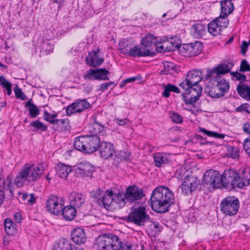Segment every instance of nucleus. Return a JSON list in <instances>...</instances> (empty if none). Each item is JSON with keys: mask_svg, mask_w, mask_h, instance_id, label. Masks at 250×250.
I'll return each instance as SVG.
<instances>
[{"mask_svg": "<svg viewBox=\"0 0 250 250\" xmlns=\"http://www.w3.org/2000/svg\"><path fill=\"white\" fill-rule=\"evenodd\" d=\"M90 106L86 99H78L66 108V114L69 116L75 113H80Z\"/></svg>", "mask_w": 250, "mask_h": 250, "instance_id": "nucleus-13", "label": "nucleus"}, {"mask_svg": "<svg viewBox=\"0 0 250 250\" xmlns=\"http://www.w3.org/2000/svg\"><path fill=\"white\" fill-rule=\"evenodd\" d=\"M202 44L199 42L184 44L183 53L187 57H195L198 55L202 50Z\"/></svg>", "mask_w": 250, "mask_h": 250, "instance_id": "nucleus-15", "label": "nucleus"}, {"mask_svg": "<svg viewBox=\"0 0 250 250\" xmlns=\"http://www.w3.org/2000/svg\"><path fill=\"white\" fill-rule=\"evenodd\" d=\"M30 127H32V131H45L47 130V126L43 124L41 121L36 120L30 123Z\"/></svg>", "mask_w": 250, "mask_h": 250, "instance_id": "nucleus-42", "label": "nucleus"}, {"mask_svg": "<svg viewBox=\"0 0 250 250\" xmlns=\"http://www.w3.org/2000/svg\"><path fill=\"white\" fill-rule=\"evenodd\" d=\"M240 71L242 72L250 71V65L247 60H243L240 64Z\"/></svg>", "mask_w": 250, "mask_h": 250, "instance_id": "nucleus-53", "label": "nucleus"}, {"mask_svg": "<svg viewBox=\"0 0 250 250\" xmlns=\"http://www.w3.org/2000/svg\"><path fill=\"white\" fill-rule=\"evenodd\" d=\"M231 75H233V76L236 78V79L241 81L242 82H245L246 81V76L245 74L240 73L237 72H231Z\"/></svg>", "mask_w": 250, "mask_h": 250, "instance_id": "nucleus-59", "label": "nucleus"}, {"mask_svg": "<svg viewBox=\"0 0 250 250\" xmlns=\"http://www.w3.org/2000/svg\"><path fill=\"white\" fill-rule=\"evenodd\" d=\"M243 147L246 152L250 157V138L246 139L243 143Z\"/></svg>", "mask_w": 250, "mask_h": 250, "instance_id": "nucleus-55", "label": "nucleus"}, {"mask_svg": "<svg viewBox=\"0 0 250 250\" xmlns=\"http://www.w3.org/2000/svg\"><path fill=\"white\" fill-rule=\"evenodd\" d=\"M69 200L73 207L80 208L84 205L85 197L82 193L77 192H72L69 196Z\"/></svg>", "mask_w": 250, "mask_h": 250, "instance_id": "nucleus-23", "label": "nucleus"}, {"mask_svg": "<svg viewBox=\"0 0 250 250\" xmlns=\"http://www.w3.org/2000/svg\"><path fill=\"white\" fill-rule=\"evenodd\" d=\"M185 92L182 94V99L187 104H193L200 96L202 87L199 84L189 85V88H183Z\"/></svg>", "mask_w": 250, "mask_h": 250, "instance_id": "nucleus-7", "label": "nucleus"}, {"mask_svg": "<svg viewBox=\"0 0 250 250\" xmlns=\"http://www.w3.org/2000/svg\"><path fill=\"white\" fill-rule=\"evenodd\" d=\"M168 42L167 47L168 51H173L179 48V45L172 41V39H170V41H167Z\"/></svg>", "mask_w": 250, "mask_h": 250, "instance_id": "nucleus-58", "label": "nucleus"}, {"mask_svg": "<svg viewBox=\"0 0 250 250\" xmlns=\"http://www.w3.org/2000/svg\"><path fill=\"white\" fill-rule=\"evenodd\" d=\"M130 43L125 39L121 40L119 43V49L120 52L125 55H126L129 49L128 47L129 46Z\"/></svg>", "mask_w": 250, "mask_h": 250, "instance_id": "nucleus-48", "label": "nucleus"}, {"mask_svg": "<svg viewBox=\"0 0 250 250\" xmlns=\"http://www.w3.org/2000/svg\"><path fill=\"white\" fill-rule=\"evenodd\" d=\"M57 116L58 114L56 113H49L46 111H44L43 113L44 119L50 123L54 125L57 124L58 119H56Z\"/></svg>", "mask_w": 250, "mask_h": 250, "instance_id": "nucleus-47", "label": "nucleus"}, {"mask_svg": "<svg viewBox=\"0 0 250 250\" xmlns=\"http://www.w3.org/2000/svg\"><path fill=\"white\" fill-rule=\"evenodd\" d=\"M36 198L33 194H29V197L27 199V204L29 205H32L35 203Z\"/></svg>", "mask_w": 250, "mask_h": 250, "instance_id": "nucleus-64", "label": "nucleus"}, {"mask_svg": "<svg viewBox=\"0 0 250 250\" xmlns=\"http://www.w3.org/2000/svg\"><path fill=\"white\" fill-rule=\"evenodd\" d=\"M14 90L15 94V97L17 99H21L23 101L27 99L26 96L18 86H16L14 88Z\"/></svg>", "mask_w": 250, "mask_h": 250, "instance_id": "nucleus-52", "label": "nucleus"}, {"mask_svg": "<svg viewBox=\"0 0 250 250\" xmlns=\"http://www.w3.org/2000/svg\"><path fill=\"white\" fill-rule=\"evenodd\" d=\"M164 69L160 72L161 74H173L175 72V65L170 62H163Z\"/></svg>", "mask_w": 250, "mask_h": 250, "instance_id": "nucleus-44", "label": "nucleus"}, {"mask_svg": "<svg viewBox=\"0 0 250 250\" xmlns=\"http://www.w3.org/2000/svg\"><path fill=\"white\" fill-rule=\"evenodd\" d=\"M93 171L94 166L87 162L83 161L77 165V173L82 176H90Z\"/></svg>", "mask_w": 250, "mask_h": 250, "instance_id": "nucleus-21", "label": "nucleus"}, {"mask_svg": "<svg viewBox=\"0 0 250 250\" xmlns=\"http://www.w3.org/2000/svg\"><path fill=\"white\" fill-rule=\"evenodd\" d=\"M187 171L184 167H180L177 169L175 172V177L179 180H184L186 176H189L186 174Z\"/></svg>", "mask_w": 250, "mask_h": 250, "instance_id": "nucleus-50", "label": "nucleus"}, {"mask_svg": "<svg viewBox=\"0 0 250 250\" xmlns=\"http://www.w3.org/2000/svg\"><path fill=\"white\" fill-rule=\"evenodd\" d=\"M143 195L142 189L136 186L130 187L126 189L125 197L130 202L140 200Z\"/></svg>", "mask_w": 250, "mask_h": 250, "instance_id": "nucleus-19", "label": "nucleus"}, {"mask_svg": "<svg viewBox=\"0 0 250 250\" xmlns=\"http://www.w3.org/2000/svg\"><path fill=\"white\" fill-rule=\"evenodd\" d=\"M203 78L202 72L201 70L194 69L189 71L185 81L180 84L182 88H189V85L198 84Z\"/></svg>", "mask_w": 250, "mask_h": 250, "instance_id": "nucleus-12", "label": "nucleus"}, {"mask_svg": "<svg viewBox=\"0 0 250 250\" xmlns=\"http://www.w3.org/2000/svg\"><path fill=\"white\" fill-rule=\"evenodd\" d=\"M172 121L177 124H181L183 122V119L179 114L173 113L171 116Z\"/></svg>", "mask_w": 250, "mask_h": 250, "instance_id": "nucleus-56", "label": "nucleus"}, {"mask_svg": "<svg viewBox=\"0 0 250 250\" xmlns=\"http://www.w3.org/2000/svg\"><path fill=\"white\" fill-rule=\"evenodd\" d=\"M71 170V167L68 165L62 163H60L58 165L57 174L61 178H66Z\"/></svg>", "mask_w": 250, "mask_h": 250, "instance_id": "nucleus-35", "label": "nucleus"}, {"mask_svg": "<svg viewBox=\"0 0 250 250\" xmlns=\"http://www.w3.org/2000/svg\"><path fill=\"white\" fill-rule=\"evenodd\" d=\"M25 107L28 108L29 115L31 118H35L40 114V110L36 105L31 103V100L25 103Z\"/></svg>", "mask_w": 250, "mask_h": 250, "instance_id": "nucleus-39", "label": "nucleus"}, {"mask_svg": "<svg viewBox=\"0 0 250 250\" xmlns=\"http://www.w3.org/2000/svg\"><path fill=\"white\" fill-rule=\"evenodd\" d=\"M210 81L205 87V91L207 94L211 98H218L222 97L219 92H216L217 86L212 79H210Z\"/></svg>", "mask_w": 250, "mask_h": 250, "instance_id": "nucleus-25", "label": "nucleus"}, {"mask_svg": "<svg viewBox=\"0 0 250 250\" xmlns=\"http://www.w3.org/2000/svg\"><path fill=\"white\" fill-rule=\"evenodd\" d=\"M146 212V208L144 206L135 208L128 214L127 221L137 226H143L150 219Z\"/></svg>", "mask_w": 250, "mask_h": 250, "instance_id": "nucleus-5", "label": "nucleus"}, {"mask_svg": "<svg viewBox=\"0 0 250 250\" xmlns=\"http://www.w3.org/2000/svg\"><path fill=\"white\" fill-rule=\"evenodd\" d=\"M221 182V177L219 171L210 169L205 172L202 183L216 188H222Z\"/></svg>", "mask_w": 250, "mask_h": 250, "instance_id": "nucleus-11", "label": "nucleus"}, {"mask_svg": "<svg viewBox=\"0 0 250 250\" xmlns=\"http://www.w3.org/2000/svg\"><path fill=\"white\" fill-rule=\"evenodd\" d=\"M119 155L121 159L123 160H127L130 158V154L128 151H121Z\"/></svg>", "mask_w": 250, "mask_h": 250, "instance_id": "nucleus-61", "label": "nucleus"}, {"mask_svg": "<svg viewBox=\"0 0 250 250\" xmlns=\"http://www.w3.org/2000/svg\"><path fill=\"white\" fill-rule=\"evenodd\" d=\"M156 39L151 34H149L145 36L141 40V44L142 47L145 48H150L155 53V51L151 48V47L156 43Z\"/></svg>", "mask_w": 250, "mask_h": 250, "instance_id": "nucleus-32", "label": "nucleus"}, {"mask_svg": "<svg viewBox=\"0 0 250 250\" xmlns=\"http://www.w3.org/2000/svg\"><path fill=\"white\" fill-rule=\"evenodd\" d=\"M86 60L89 65L94 67H97L100 65L104 61L103 58L98 57L97 58H93L91 53L89 54L88 56L86 58Z\"/></svg>", "mask_w": 250, "mask_h": 250, "instance_id": "nucleus-43", "label": "nucleus"}, {"mask_svg": "<svg viewBox=\"0 0 250 250\" xmlns=\"http://www.w3.org/2000/svg\"><path fill=\"white\" fill-rule=\"evenodd\" d=\"M101 157L104 159L113 156L115 153L113 145L110 143L103 141L99 147Z\"/></svg>", "mask_w": 250, "mask_h": 250, "instance_id": "nucleus-18", "label": "nucleus"}, {"mask_svg": "<svg viewBox=\"0 0 250 250\" xmlns=\"http://www.w3.org/2000/svg\"><path fill=\"white\" fill-rule=\"evenodd\" d=\"M64 202L61 198L57 195H51L46 201L47 210L52 214L59 215L61 214V210Z\"/></svg>", "mask_w": 250, "mask_h": 250, "instance_id": "nucleus-10", "label": "nucleus"}, {"mask_svg": "<svg viewBox=\"0 0 250 250\" xmlns=\"http://www.w3.org/2000/svg\"><path fill=\"white\" fill-rule=\"evenodd\" d=\"M191 30L193 32L194 36L196 38H199L205 34L206 27L201 21H199L192 25Z\"/></svg>", "mask_w": 250, "mask_h": 250, "instance_id": "nucleus-30", "label": "nucleus"}, {"mask_svg": "<svg viewBox=\"0 0 250 250\" xmlns=\"http://www.w3.org/2000/svg\"><path fill=\"white\" fill-rule=\"evenodd\" d=\"M239 208V202L234 196H229L224 199L220 204L222 212L227 215L232 216L236 214Z\"/></svg>", "mask_w": 250, "mask_h": 250, "instance_id": "nucleus-6", "label": "nucleus"}, {"mask_svg": "<svg viewBox=\"0 0 250 250\" xmlns=\"http://www.w3.org/2000/svg\"><path fill=\"white\" fill-rule=\"evenodd\" d=\"M8 188L7 183L2 174L0 173V192H4Z\"/></svg>", "mask_w": 250, "mask_h": 250, "instance_id": "nucleus-54", "label": "nucleus"}, {"mask_svg": "<svg viewBox=\"0 0 250 250\" xmlns=\"http://www.w3.org/2000/svg\"><path fill=\"white\" fill-rule=\"evenodd\" d=\"M12 180V175H10V174L8 175L7 176V177H6V179H5V182L7 183V185L8 188L9 190V191L11 193V195L13 196V191L11 189V186Z\"/></svg>", "mask_w": 250, "mask_h": 250, "instance_id": "nucleus-62", "label": "nucleus"}, {"mask_svg": "<svg viewBox=\"0 0 250 250\" xmlns=\"http://www.w3.org/2000/svg\"><path fill=\"white\" fill-rule=\"evenodd\" d=\"M164 90L162 92V95L165 98H168L169 96V92H174L177 93H181L180 89L176 86L168 83L167 85H163Z\"/></svg>", "mask_w": 250, "mask_h": 250, "instance_id": "nucleus-40", "label": "nucleus"}, {"mask_svg": "<svg viewBox=\"0 0 250 250\" xmlns=\"http://www.w3.org/2000/svg\"><path fill=\"white\" fill-rule=\"evenodd\" d=\"M36 49L40 52V56H43L53 51V45L48 40L41 39L38 41Z\"/></svg>", "mask_w": 250, "mask_h": 250, "instance_id": "nucleus-20", "label": "nucleus"}, {"mask_svg": "<svg viewBox=\"0 0 250 250\" xmlns=\"http://www.w3.org/2000/svg\"><path fill=\"white\" fill-rule=\"evenodd\" d=\"M226 155L228 157L238 160L240 158V149L238 147L229 146L227 147Z\"/></svg>", "mask_w": 250, "mask_h": 250, "instance_id": "nucleus-37", "label": "nucleus"}, {"mask_svg": "<svg viewBox=\"0 0 250 250\" xmlns=\"http://www.w3.org/2000/svg\"><path fill=\"white\" fill-rule=\"evenodd\" d=\"M113 207L116 206L117 208H121L125 206V194H115L114 193Z\"/></svg>", "mask_w": 250, "mask_h": 250, "instance_id": "nucleus-38", "label": "nucleus"}, {"mask_svg": "<svg viewBox=\"0 0 250 250\" xmlns=\"http://www.w3.org/2000/svg\"><path fill=\"white\" fill-rule=\"evenodd\" d=\"M96 80H108L107 76L110 72L105 68L96 69Z\"/></svg>", "mask_w": 250, "mask_h": 250, "instance_id": "nucleus-45", "label": "nucleus"}, {"mask_svg": "<svg viewBox=\"0 0 250 250\" xmlns=\"http://www.w3.org/2000/svg\"><path fill=\"white\" fill-rule=\"evenodd\" d=\"M152 209L157 213H163L169 210L174 202L172 191L167 187L162 186L155 188L150 197Z\"/></svg>", "mask_w": 250, "mask_h": 250, "instance_id": "nucleus-1", "label": "nucleus"}, {"mask_svg": "<svg viewBox=\"0 0 250 250\" xmlns=\"http://www.w3.org/2000/svg\"><path fill=\"white\" fill-rule=\"evenodd\" d=\"M89 131L91 133V135L100 136L101 138L106 134L105 128L96 121L91 125Z\"/></svg>", "mask_w": 250, "mask_h": 250, "instance_id": "nucleus-26", "label": "nucleus"}, {"mask_svg": "<svg viewBox=\"0 0 250 250\" xmlns=\"http://www.w3.org/2000/svg\"><path fill=\"white\" fill-rule=\"evenodd\" d=\"M43 167L25 164L15 179V184L18 187H22L26 180L29 182L35 181L43 173Z\"/></svg>", "mask_w": 250, "mask_h": 250, "instance_id": "nucleus-3", "label": "nucleus"}, {"mask_svg": "<svg viewBox=\"0 0 250 250\" xmlns=\"http://www.w3.org/2000/svg\"><path fill=\"white\" fill-rule=\"evenodd\" d=\"M217 86V89L221 94L222 96H223L225 93H227L229 90V85L228 82L224 79H220L219 80L215 81L212 80Z\"/></svg>", "mask_w": 250, "mask_h": 250, "instance_id": "nucleus-29", "label": "nucleus"}, {"mask_svg": "<svg viewBox=\"0 0 250 250\" xmlns=\"http://www.w3.org/2000/svg\"><path fill=\"white\" fill-rule=\"evenodd\" d=\"M114 193L112 191H107L102 196V200H99L100 206H103L107 208L110 206H113Z\"/></svg>", "mask_w": 250, "mask_h": 250, "instance_id": "nucleus-28", "label": "nucleus"}, {"mask_svg": "<svg viewBox=\"0 0 250 250\" xmlns=\"http://www.w3.org/2000/svg\"><path fill=\"white\" fill-rule=\"evenodd\" d=\"M102 191L101 189L98 190L92 195V198L94 200L100 205L99 200H102Z\"/></svg>", "mask_w": 250, "mask_h": 250, "instance_id": "nucleus-57", "label": "nucleus"}, {"mask_svg": "<svg viewBox=\"0 0 250 250\" xmlns=\"http://www.w3.org/2000/svg\"><path fill=\"white\" fill-rule=\"evenodd\" d=\"M73 145L77 150L86 152V136H79L76 138Z\"/></svg>", "mask_w": 250, "mask_h": 250, "instance_id": "nucleus-34", "label": "nucleus"}, {"mask_svg": "<svg viewBox=\"0 0 250 250\" xmlns=\"http://www.w3.org/2000/svg\"><path fill=\"white\" fill-rule=\"evenodd\" d=\"M103 138L96 135H89L86 136V153H91L96 151L100 145Z\"/></svg>", "mask_w": 250, "mask_h": 250, "instance_id": "nucleus-17", "label": "nucleus"}, {"mask_svg": "<svg viewBox=\"0 0 250 250\" xmlns=\"http://www.w3.org/2000/svg\"><path fill=\"white\" fill-rule=\"evenodd\" d=\"M168 42H165L163 43H157L156 40V43L154 44L155 50L159 52H163L165 51L168 50Z\"/></svg>", "mask_w": 250, "mask_h": 250, "instance_id": "nucleus-49", "label": "nucleus"}, {"mask_svg": "<svg viewBox=\"0 0 250 250\" xmlns=\"http://www.w3.org/2000/svg\"><path fill=\"white\" fill-rule=\"evenodd\" d=\"M114 83L113 82H109L108 83H102L100 85V87L99 90L104 91L105 90H107V88L112 84H113Z\"/></svg>", "mask_w": 250, "mask_h": 250, "instance_id": "nucleus-63", "label": "nucleus"}, {"mask_svg": "<svg viewBox=\"0 0 250 250\" xmlns=\"http://www.w3.org/2000/svg\"><path fill=\"white\" fill-rule=\"evenodd\" d=\"M200 180L195 176H186L181 186L182 192L185 195L191 194L198 187Z\"/></svg>", "mask_w": 250, "mask_h": 250, "instance_id": "nucleus-14", "label": "nucleus"}, {"mask_svg": "<svg viewBox=\"0 0 250 250\" xmlns=\"http://www.w3.org/2000/svg\"><path fill=\"white\" fill-rule=\"evenodd\" d=\"M0 84L6 90L8 95H10L12 93V85L6 78L3 76H0Z\"/></svg>", "mask_w": 250, "mask_h": 250, "instance_id": "nucleus-46", "label": "nucleus"}, {"mask_svg": "<svg viewBox=\"0 0 250 250\" xmlns=\"http://www.w3.org/2000/svg\"><path fill=\"white\" fill-rule=\"evenodd\" d=\"M237 91L241 98L250 101V86L245 83L239 84L237 87Z\"/></svg>", "mask_w": 250, "mask_h": 250, "instance_id": "nucleus-31", "label": "nucleus"}, {"mask_svg": "<svg viewBox=\"0 0 250 250\" xmlns=\"http://www.w3.org/2000/svg\"><path fill=\"white\" fill-rule=\"evenodd\" d=\"M233 65L232 62L220 64L216 66L213 70H208L205 78L207 80L212 79L215 81L219 80L221 78L220 75H224L229 72Z\"/></svg>", "mask_w": 250, "mask_h": 250, "instance_id": "nucleus-8", "label": "nucleus"}, {"mask_svg": "<svg viewBox=\"0 0 250 250\" xmlns=\"http://www.w3.org/2000/svg\"><path fill=\"white\" fill-rule=\"evenodd\" d=\"M249 107V106L248 104H244L237 107L235 109V111L237 112H241L244 111L248 113H250V111L248 110Z\"/></svg>", "mask_w": 250, "mask_h": 250, "instance_id": "nucleus-60", "label": "nucleus"}, {"mask_svg": "<svg viewBox=\"0 0 250 250\" xmlns=\"http://www.w3.org/2000/svg\"><path fill=\"white\" fill-rule=\"evenodd\" d=\"M95 245L99 250H134L131 243L123 242L117 235L111 233L100 235L96 239Z\"/></svg>", "mask_w": 250, "mask_h": 250, "instance_id": "nucleus-2", "label": "nucleus"}, {"mask_svg": "<svg viewBox=\"0 0 250 250\" xmlns=\"http://www.w3.org/2000/svg\"><path fill=\"white\" fill-rule=\"evenodd\" d=\"M221 13L219 17L228 18V16L234 10L233 4L231 0H224L221 1Z\"/></svg>", "mask_w": 250, "mask_h": 250, "instance_id": "nucleus-24", "label": "nucleus"}, {"mask_svg": "<svg viewBox=\"0 0 250 250\" xmlns=\"http://www.w3.org/2000/svg\"><path fill=\"white\" fill-rule=\"evenodd\" d=\"M229 22L228 18L219 17L208 24V31L213 36H217L220 34L223 29L228 26Z\"/></svg>", "mask_w": 250, "mask_h": 250, "instance_id": "nucleus-9", "label": "nucleus"}, {"mask_svg": "<svg viewBox=\"0 0 250 250\" xmlns=\"http://www.w3.org/2000/svg\"><path fill=\"white\" fill-rule=\"evenodd\" d=\"M71 236L72 240L78 244L84 243L86 239L84 231L81 228L73 229L71 233Z\"/></svg>", "mask_w": 250, "mask_h": 250, "instance_id": "nucleus-22", "label": "nucleus"}, {"mask_svg": "<svg viewBox=\"0 0 250 250\" xmlns=\"http://www.w3.org/2000/svg\"><path fill=\"white\" fill-rule=\"evenodd\" d=\"M61 213L66 220L70 221L75 218L77 214V211L74 207L72 205H69L63 208H62Z\"/></svg>", "mask_w": 250, "mask_h": 250, "instance_id": "nucleus-27", "label": "nucleus"}, {"mask_svg": "<svg viewBox=\"0 0 250 250\" xmlns=\"http://www.w3.org/2000/svg\"><path fill=\"white\" fill-rule=\"evenodd\" d=\"M128 55L133 58L137 57H146L153 56L155 55V53L150 48H145L139 45H136L132 48H129L127 54Z\"/></svg>", "mask_w": 250, "mask_h": 250, "instance_id": "nucleus-16", "label": "nucleus"}, {"mask_svg": "<svg viewBox=\"0 0 250 250\" xmlns=\"http://www.w3.org/2000/svg\"><path fill=\"white\" fill-rule=\"evenodd\" d=\"M72 245L66 239L61 240L55 245L54 250H70Z\"/></svg>", "mask_w": 250, "mask_h": 250, "instance_id": "nucleus-41", "label": "nucleus"}, {"mask_svg": "<svg viewBox=\"0 0 250 250\" xmlns=\"http://www.w3.org/2000/svg\"><path fill=\"white\" fill-rule=\"evenodd\" d=\"M220 177L222 188L229 189L243 188L249 184V181L250 180V177L247 181L244 182L242 179L240 178L239 173L233 169L225 170Z\"/></svg>", "mask_w": 250, "mask_h": 250, "instance_id": "nucleus-4", "label": "nucleus"}, {"mask_svg": "<svg viewBox=\"0 0 250 250\" xmlns=\"http://www.w3.org/2000/svg\"><path fill=\"white\" fill-rule=\"evenodd\" d=\"M83 79L86 80H96V73L95 69H90L86 72L83 76Z\"/></svg>", "mask_w": 250, "mask_h": 250, "instance_id": "nucleus-51", "label": "nucleus"}, {"mask_svg": "<svg viewBox=\"0 0 250 250\" xmlns=\"http://www.w3.org/2000/svg\"><path fill=\"white\" fill-rule=\"evenodd\" d=\"M5 230L8 235H15L17 232L15 224L10 218H6L4 221Z\"/></svg>", "mask_w": 250, "mask_h": 250, "instance_id": "nucleus-36", "label": "nucleus"}, {"mask_svg": "<svg viewBox=\"0 0 250 250\" xmlns=\"http://www.w3.org/2000/svg\"><path fill=\"white\" fill-rule=\"evenodd\" d=\"M153 158L157 167H160L169 162L167 155L164 153H155Z\"/></svg>", "mask_w": 250, "mask_h": 250, "instance_id": "nucleus-33", "label": "nucleus"}]
</instances>
